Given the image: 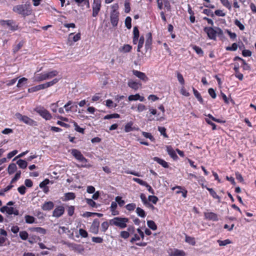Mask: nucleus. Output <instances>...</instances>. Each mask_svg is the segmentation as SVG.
Segmentation results:
<instances>
[{"mask_svg": "<svg viewBox=\"0 0 256 256\" xmlns=\"http://www.w3.org/2000/svg\"><path fill=\"white\" fill-rule=\"evenodd\" d=\"M169 256H186V252L183 250L177 248L170 249L168 251Z\"/></svg>", "mask_w": 256, "mask_h": 256, "instance_id": "obj_17", "label": "nucleus"}, {"mask_svg": "<svg viewBox=\"0 0 256 256\" xmlns=\"http://www.w3.org/2000/svg\"><path fill=\"white\" fill-rule=\"evenodd\" d=\"M140 37V32L137 26H134L133 29L132 43L136 44L138 43Z\"/></svg>", "mask_w": 256, "mask_h": 256, "instance_id": "obj_21", "label": "nucleus"}, {"mask_svg": "<svg viewBox=\"0 0 256 256\" xmlns=\"http://www.w3.org/2000/svg\"><path fill=\"white\" fill-rule=\"evenodd\" d=\"M192 49L200 56H204V51L202 50V49L200 47L194 45L192 46Z\"/></svg>", "mask_w": 256, "mask_h": 256, "instance_id": "obj_38", "label": "nucleus"}, {"mask_svg": "<svg viewBox=\"0 0 256 256\" xmlns=\"http://www.w3.org/2000/svg\"><path fill=\"white\" fill-rule=\"evenodd\" d=\"M16 164L20 168L22 169L26 168L28 166L27 162L26 160L22 159L18 160L16 162Z\"/></svg>", "mask_w": 256, "mask_h": 256, "instance_id": "obj_36", "label": "nucleus"}, {"mask_svg": "<svg viewBox=\"0 0 256 256\" xmlns=\"http://www.w3.org/2000/svg\"><path fill=\"white\" fill-rule=\"evenodd\" d=\"M234 24L240 30H244L245 28L244 26L241 23V22L238 20L236 19L234 20Z\"/></svg>", "mask_w": 256, "mask_h": 256, "instance_id": "obj_46", "label": "nucleus"}, {"mask_svg": "<svg viewBox=\"0 0 256 256\" xmlns=\"http://www.w3.org/2000/svg\"><path fill=\"white\" fill-rule=\"evenodd\" d=\"M146 41L145 43V48L147 51L149 49H152V37L151 32H148L146 35Z\"/></svg>", "mask_w": 256, "mask_h": 256, "instance_id": "obj_16", "label": "nucleus"}, {"mask_svg": "<svg viewBox=\"0 0 256 256\" xmlns=\"http://www.w3.org/2000/svg\"><path fill=\"white\" fill-rule=\"evenodd\" d=\"M110 222H108L106 221L103 222L101 224L102 231L103 232H106L109 226Z\"/></svg>", "mask_w": 256, "mask_h": 256, "instance_id": "obj_51", "label": "nucleus"}, {"mask_svg": "<svg viewBox=\"0 0 256 256\" xmlns=\"http://www.w3.org/2000/svg\"><path fill=\"white\" fill-rule=\"evenodd\" d=\"M136 212L137 214L141 218H144L146 216L144 210L139 207L136 208Z\"/></svg>", "mask_w": 256, "mask_h": 256, "instance_id": "obj_43", "label": "nucleus"}, {"mask_svg": "<svg viewBox=\"0 0 256 256\" xmlns=\"http://www.w3.org/2000/svg\"><path fill=\"white\" fill-rule=\"evenodd\" d=\"M102 7L101 0H94L92 4V16L96 17L98 16Z\"/></svg>", "mask_w": 256, "mask_h": 256, "instance_id": "obj_9", "label": "nucleus"}, {"mask_svg": "<svg viewBox=\"0 0 256 256\" xmlns=\"http://www.w3.org/2000/svg\"><path fill=\"white\" fill-rule=\"evenodd\" d=\"M220 1L221 4L223 6L227 8L228 10H232V6L228 1V0H220Z\"/></svg>", "mask_w": 256, "mask_h": 256, "instance_id": "obj_45", "label": "nucleus"}, {"mask_svg": "<svg viewBox=\"0 0 256 256\" xmlns=\"http://www.w3.org/2000/svg\"><path fill=\"white\" fill-rule=\"evenodd\" d=\"M19 236L22 240H27L28 236V233L25 230L20 232Z\"/></svg>", "mask_w": 256, "mask_h": 256, "instance_id": "obj_55", "label": "nucleus"}, {"mask_svg": "<svg viewBox=\"0 0 256 256\" xmlns=\"http://www.w3.org/2000/svg\"><path fill=\"white\" fill-rule=\"evenodd\" d=\"M158 130L160 132V134L162 135L164 138H168V135L166 133V128L164 126H158Z\"/></svg>", "mask_w": 256, "mask_h": 256, "instance_id": "obj_49", "label": "nucleus"}, {"mask_svg": "<svg viewBox=\"0 0 256 256\" xmlns=\"http://www.w3.org/2000/svg\"><path fill=\"white\" fill-rule=\"evenodd\" d=\"M185 241H186V242L189 243L192 246H194L196 244V241H195L194 238L193 237L188 236L187 235L186 236Z\"/></svg>", "mask_w": 256, "mask_h": 256, "instance_id": "obj_44", "label": "nucleus"}, {"mask_svg": "<svg viewBox=\"0 0 256 256\" xmlns=\"http://www.w3.org/2000/svg\"><path fill=\"white\" fill-rule=\"evenodd\" d=\"M204 31L210 40H216L217 36L220 38L224 36L223 30L218 26H206L204 28Z\"/></svg>", "mask_w": 256, "mask_h": 256, "instance_id": "obj_1", "label": "nucleus"}, {"mask_svg": "<svg viewBox=\"0 0 256 256\" xmlns=\"http://www.w3.org/2000/svg\"><path fill=\"white\" fill-rule=\"evenodd\" d=\"M32 231L36 232H37L44 234H46V230L41 227H36L31 228Z\"/></svg>", "mask_w": 256, "mask_h": 256, "instance_id": "obj_42", "label": "nucleus"}, {"mask_svg": "<svg viewBox=\"0 0 256 256\" xmlns=\"http://www.w3.org/2000/svg\"><path fill=\"white\" fill-rule=\"evenodd\" d=\"M54 208V204L52 202H46L42 206V209L45 211L50 210Z\"/></svg>", "mask_w": 256, "mask_h": 256, "instance_id": "obj_22", "label": "nucleus"}, {"mask_svg": "<svg viewBox=\"0 0 256 256\" xmlns=\"http://www.w3.org/2000/svg\"><path fill=\"white\" fill-rule=\"evenodd\" d=\"M58 82V78H54L52 80L47 82L44 84H38L37 86H32L30 88L28 89V92H36L38 90H44L46 88H48V87H50L56 83H57Z\"/></svg>", "mask_w": 256, "mask_h": 256, "instance_id": "obj_4", "label": "nucleus"}, {"mask_svg": "<svg viewBox=\"0 0 256 256\" xmlns=\"http://www.w3.org/2000/svg\"><path fill=\"white\" fill-rule=\"evenodd\" d=\"M81 38V34L80 32L74 35V33H70L68 38V43L69 45L72 46L74 42H76Z\"/></svg>", "mask_w": 256, "mask_h": 256, "instance_id": "obj_14", "label": "nucleus"}, {"mask_svg": "<svg viewBox=\"0 0 256 256\" xmlns=\"http://www.w3.org/2000/svg\"><path fill=\"white\" fill-rule=\"evenodd\" d=\"M146 110V106L142 104H139L137 106V110L139 112H142Z\"/></svg>", "mask_w": 256, "mask_h": 256, "instance_id": "obj_64", "label": "nucleus"}, {"mask_svg": "<svg viewBox=\"0 0 256 256\" xmlns=\"http://www.w3.org/2000/svg\"><path fill=\"white\" fill-rule=\"evenodd\" d=\"M176 77L179 82L182 86L184 84V80L182 75L178 72H176Z\"/></svg>", "mask_w": 256, "mask_h": 256, "instance_id": "obj_48", "label": "nucleus"}, {"mask_svg": "<svg viewBox=\"0 0 256 256\" xmlns=\"http://www.w3.org/2000/svg\"><path fill=\"white\" fill-rule=\"evenodd\" d=\"M220 246H225L228 244H232V241L229 239H226L224 240H217Z\"/></svg>", "mask_w": 256, "mask_h": 256, "instance_id": "obj_41", "label": "nucleus"}, {"mask_svg": "<svg viewBox=\"0 0 256 256\" xmlns=\"http://www.w3.org/2000/svg\"><path fill=\"white\" fill-rule=\"evenodd\" d=\"M116 203L117 202L120 206L122 207L125 204L124 200L122 199V198L120 196H117L115 198Z\"/></svg>", "mask_w": 256, "mask_h": 256, "instance_id": "obj_47", "label": "nucleus"}, {"mask_svg": "<svg viewBox=\"0 0 256 256\" xmlns=\"http://www.w3.org/2000/svg\"><path fill=\"white\" fill-rule=\"evenodd\" d=\"M202 187H205L210 192V194L214 198L220 200V197L216 194V192L212 188H209L206 186H204V184H202Z\"/></svg>", "mask_w": 256, "mask_h": 256, "instance_id": "obj_31", "label": "nucleus"}, {"mask_svg": "<svg viewBox=\"0 0 256 256\" xmlns=\"http://www.w3.org/2000/svg\"><path fill=\"white\" fill-rule=\"evenodd\" d=\"M147 225L150 228L153 230H156L158 228L155 222L152 220H148Z\"/></svg>", "mask_w": 256, "mask_h": 256, "instance_id": "obj_37", "label": "nucleus"}, {"mask_svg": "<svg viewBox=\"0 0 256 256\" xmlns=\"http://www.w3.org/2000/svg\"><path fill=\"white\" fill-rule=\"evenodd\" d=\"M74 130L80 133L84 134V129L83 128H80L78 124L74 122Z\"/></svg>", "mask_w": 256, "mask_h": 256, "instance_id": "obj_53", "label": "nucleus"}, {"mask_svg": "<svg viewBox=\"0 0 256 256\" xmlns=\"http://www.w3.org/2000/svg\"><path fill=\"white\" fill-rule=\"evenodd\" d=\"M204 218L206 220L217 222L218 220V217L216 214L213 212H204Z\"/></svg>", "mask_w": 256, "mask_h": 256, "instance_id": "obj_15", "label": "nucleus"}, {"mask_svg": "<svg viewBox=\"0 0 256 256\" xmlns=\"http://www.w3.org/2000/svg\"><path fill=\"white\" fill-rule=\"evenodd\" d=\"M0 24L2 26H8L12 32L16 31L19 28L18 24L13 20H0Z\"/></svg>", "mask_w": 256, "mask_h": 256, "instance_id": "obj_7", "label": "nucleus"}, {"mask_svg": "<svg viewBox=\"0 0 256 256\" xmlns=\"http://www.w3.org/2000/svg\"><path fill=\"white\" fill-rule=\"evenodd\" d=\"M132 74L136 76L137 78H140V80H142L144 82H146L148 80V77L144 72L134 70H132Z\"/></svg>", "mask_w": 256, "mask_h": 256, "instance_id": "obj_18", "label": "nucleus"}, {"mask_svg": "<svg viewBox=\"0 0 256 256\" xmlns=\"http://www.w3.org/2000/svg\"><path fill=\"white\" fill-rule=\"evenodd\" d=\"M76 198V194L74 192H70L64 194V198L62 199L63 201H68L70 200H73Z\"/></svg>", "mask_w": 256, "mask_h": 256, "instance_id": "obj_28", "label": "nucleus"}, {"mask_svg": "<svg viewBox=\"0 0 256 256\" xmlns=\"http://www.w3.org/2000/svg\"><path fill=\"white\" fill-rule=\"evenodd\" d=\"M148 200L149 201L152 202L154 204H156L158 200V198L155 196H149Z\"/></svg>", "mask_w": 256, "mask_h": 256, "instance_id": "obj_61", "label": "nucleus"}, {"mask_svg": "<svg viewBox=\"0 0 256 256\" xmlns=\"http://www.w3.org/2000/svg\"><path fill=\"white\" fill-rule=\"evenodd\" d=\"M64 208L62 206H58L53 211L52 216L56 218H59L64 214Z\"/></svg>", "mask_w": 256, "mask_h": 256, "instance_id": "obj_20", "label": "nucleus"}, {"mask_svg": "<svg viewBox=\"0 0 256 256\" xmlns=\"http://www.w3.org/2000/svg\"><path fill=\"white\" fill-rule=\"evenodd\" d=\"M68 245L72 250L79 254L82 253L84 250V246L80 244L69 243Z\"/></svg>", "mask_w": 256, "mask_h": 256, "instance_id": "obj_12", "label": "nucleus"}, {"mask_svg": "<svg viewBox=\"0 0 256 256\" xmlns=\"http://www.w3.org/2000/svg\"><path fill=\"white\" fill-rule=\"evenodd\" d=\"M100 221L98 218H95L90 227V232L94 234H98L99 232Z\"/></svg>", "mask_w": 256, "mask_h": 256, "instance_id": "obj_13", "label": "nucleus"}, {"mask_svg": "<svg viewBox=\"0 0 256 256\" xmlns=\"http://www.w3.org/2000/svg\"><path fill=\"white\" fill-rule=\"evenodd\" d=\"M128 222L129 219L127 218L114 217L110 220V224L111 226H116L123 229L127 226V223Z\"/></svg>", "mask_w": 256, "mask_h": 256, "instance_id": "obj_3", "label": "nucleus"}, {"mask_svg": "<svg viewBox=\"0 0 256 256\" xmlns=\"http://www.w3.org/2000/svg\"><path fill=\"white\" fill-rule=\"evenodd\" d=\"M79 234L82 238H86L88 236V232L82 228L79 230Z\"/></svg>", "mask_w": 256, "mask_h": 256, "instance_id": "obj_63", "label": "nucleus"}, {"mask_svg": "<svg viewBox=\"0 0 256 256\" xmlns=\"http://www.w3.org/2000/svg\"><path fill=\"white\" fill-rule=\"evenodd\" d=\"M130 236V233H129V232H128V230L127 231H125V230L122 231L120 233V237L124 239L128 238Z\"/></svg>", "mask_w": 256, "mask_h": 256, "instance_id": "obj_62", "label": "nucleus"}, {"mask_svg": "<svg viewBox=\"0 0 256 256\" xmlns=\"http://www.w3.org/2000/svg\"><path fill=\"white\" fill-rule=\"evenodd\" d=\"M86 201L88 204L92 208H96V203L91 198H86Z\"/></svg>", "mask_w": 256, "mask_h": 256, "instance_id": "obj_58", "label": "nucleus"}, {"mask_svg": "<svg viewBox=\"0 0 256 256\" xmlns=\"http://www.w3.org/2000/svg\"><path fill=\"white\" fill-rule=\"evenodd\" d=\"M119 12L116 9H113L110 14V20L112 26L116 27L119 20Z\"/></svg>", "mask_w": 256, "mask_h": 256, "instance_id": "obj_10", "label": "nucleus"}, {"mask_svg": "<svg viewBox=\"0 0 256 256\" xmlns=\"http://www.w3.org/2000/svg\"><path fill=\"white\" fill-rule=\"evenodd\" d=\"M132 180L134 182L138 183L140 185L143 186H145L147 184V182L146 181H144V180H143L140 178H132Z\"/></svg>", "mask_w": 256, "mask_h": 256, "instance_id": "obj_59", "label": "nucleus"}, {"mask_svg": "<svg viewBox=\"0 0 256 256\" xmlns=\"http://www.w3.org/2000/svg\"><path fill=\"white\" fill-rule=\"evenodd\" d=\"M16 118L20 120L22 122L30 126H36V122L32 119L30 118L28 116H23L20 113H16Z\"/></svg>", "mask_w": 256, "mask_h": 256, "instance_id": "obj_8", "label": "nucleus"}, {"mask_svg": "<svg viewBox=\"0 0 256 256\" xmlns=\"http://www.w3.org/2000/svg\"><path fill=\"white\" fill-rule=\"evenodd\" d=\"M21 172L18 170L16 174L14 176L11 180L10 183L12 184L17 181L20 178Z\"/></svg>", "mask_w": 256, "mask_h": 256, "instance_id": "obj_56", "label": "nucleus"}, {"mask_svg": "<svg viewBox=\"0 0 256 256\" xmlns=\"http://www.w3.org/2000/svg\"><path fill=\"white\" fill-rule=\"evenodd\" d=\"M142 134L146 138H149L152 142H154L155 140L154 137L150 132H142Z\"/></svg>", "mask_w": 256, "mask_h": 256, "instance_id": "obj_52", "label": "nucleus"}, {"mask_svg": "<svg viewBox=\"0 0 256 256\" xmlns=\"http://www.w3.org/2000/svg\"><path fill=\"white\" fill-rule=\"evenodd\" d=\"M12 11L24 18L31 15L32 12L31 6L29 3L14 6L12 8Z\"/></svg>", "mask_w": 256, "mask_h": 256, "instance_id": "obj_2", "label": "nucleus"}, {"mask_svg": "<svg viewBox=\"0 0 256 256\" xmlns=\"http://www.w3.org/2000/svg\"><path fill=\"white\" fill-rule=\"evenodd\" d=\"M26 222L32 224L35 222V218L30 215H26L24 216Z\"/></svg>", "mask_w": 256, "mask_h": 256, "instance_id": "obj_39", "label": "nucleus"}, {"mask_svg": "<svg viewBox=\"0 0 256 256\" xmlns=\"http://www.w3.org/2000/svg\"><path fill=\"white\" fill-rule=\"evenodd\" d=\"M125 26L128 29L132 28V18L130 16H127L125 20Z\"/></svg>", "mask_w": 256, "mask_h": 256, "instance_id": "obj_50", "label": "nucleus"}, {"mask_svg": "<svg viewBox=\"0 0 256 256\" xmlns=\"http://www.w3.org/2000/svg\"><path fill=\"white\" fill-rule=\"evenodd\" d=\"M134 122L132 121L128 122L124 126V130L126 132H130L136 130V128L133 126Z\"/></svg>", "mask_w": 256, "mask_h": 256, "instance_id": "obj_27", "label": "nucleus"}, {"mask_svg": "<svg viewBox=\"0 0 256 256\" xmlns=\"http://www.w3.org/2000/svg\"><path fill=\"white\" fill-rule=\"evenodd\" d=\"M17 170L16 164L14 163H11L9 164L8 168V172L9 174H12Z\"/></svg>", "mask_w": 256, "mask_h": 256, "instance_id": "obj_32", "label": "nucleus"}, {"mask_svg": "<svg viewBox=\"0 0 256 256\" xmlns=\"http://www.w3.org/2000/svg\"><path fill=\"white\" fill-rule=\"evenodd\" d=\"M166 150L169 156L174 160H178V157L176 153L175 150L173 149L171 146H166Z\"/></svg>", "mask_w": 256, "mask_h": 256, "instance_id": "obj_19", "label": "nucleus"}, {"mask_svg": "<svg viewBox=\"0 0 256 256\" xmlns=\"http://www.w3.org/2000/svg\"><path fill=\"white\" fill-rule=\"evenodd\" d=\"M192 91L194 96L197 98L198 100L200 102V104H203L204 100L200 94L194 88H192Z\"/></svg>", "mask_w": 256, "mask_h": 256, "instance_id": "obj_30", "label": "nucleus"}, {"mask_svg": "<svg viewBox=\"0 0 256 256\" xmlns=\"http://www.w3.org/2000/svg\"><path fill=\"white\" fill-rule=\"evenodd\" d=\"M136 208V204L134 203H130L126 206V209L128 211H133Z\"/></svg>", "mask_w": 256, "mask_h": 256, "instance_id": "obj_57", "label": "nucleus"}, {"mask_svg": "<svg viewBox=\"0 0 256 256\" xmlns=\"http://www.w3.org/2000/svg\"><path fill=\"white\" fill-rule=\"evenodd\" d=\"M166 8L167 11L170 12L171 10V6L169 0H162Z\"/></svg>", "mask_w": 256, "mask_h": 256, "instance_id": "obj_60", "label": "nucleus"}, {"mask_svg": "<svg viewBox=\"0 0 256 256\" xmlns=\"http://www.w3.org/2000/svg\"><path fill=\"white\" fill-rule=\"evenodd\" d=\"M144 36H141L140 38V39L138 40V48L137 51L138 52H140L141 48L143 47L144 44Z\"/></svg>", "mask_w": 256, "mask_h": 256, "instance_id": "obj_33", "label": "nucleus"}, {"mask_svg": "<svg viewBox=\"0 0 256 256\" xmlns=\"http://www.w3.org/2000/svg\"><path fill=\"white\" fill-rule=\"evenodd\" d=\"M238 48V44L236 43H233L230 46H226V50L228 51H236Z\"/></svg>", "mask_w": 256, "mask_h": 256, "instance_id": "obj_54", "label": "nucleus"}, {"mask_svg": "<svg viewBox=\"0 0 256 256\" xmlns=\"http://www.w3.org/2000/svg\"><path fill=\"white\" fill-rule=\"evenodd\" d=\"M71 154L76 159L78 162H82L84 164H82L80 167H88L86 164L88 162V160L82 155L81 152L77 149L72 150Z\"/></svg>", "mask_w": 256, "mask_h": 256, "instance_id": "obj_6", "label": "nucleus"}, {"mask_svg": "<svg viewBox=\"0 0 256 256\" xmlns=\"http://www.w3.org/2000/svg\"><path fill=\"white\" fill-rule=\"evenodd\" d=\"M128 100L130 101H136L139 100L140 102H144L145 100V98L144 96H140L138 94H136L134 95H130L128 97Z\"/></svg>", "mask_w": 256, "mask_h": 256, "instance_id": "obj_25", "label": "nucleus"}, {"mask_svg": "<svg viewBox=\"0 0 256 256\" xmlns=\"http://www.w3.org/2000/svg\"><path fill=\"white\" fill-rule=\"evenodd\" d=\"M46 78L47 80H48L56 76L58 74V72L56 70H54L48 72H46Z\"/></svg>", "mask_w": 256, "mask_h": 256, "instance_id": "obj_35", "label": "nucleus"}, {"mask_svg": "<svg viewBox=\"0 0 256 256\" xmlns=\"http://www.w3.org/2000/svg\"><path fill=\"white\" fill-rule=\"evenodd\" d=\"M34 110L46 120H50L52 118L51 114L42 106H37Z\"/></svg>", "mask_w": 256, "mask_h": 256, "instance_id": "obj_5", "label": "nucleus"}, {"mask_svg": "<svg viewBox=\"0 0 256 256\" xmlns=\"http://www.w3.org/2000/svg\"><path fill=\"white\" fill-rule=\"evenodd\" d=\"M46 80L47 78L46 72H43L40 74H36L34 76V81L36 82H40Z\"/></svg>", "mask_w": 256, "mask_h": 256, "instance_id": "obj_23", "label": "nucleus"}, {"mask_svg": "<svg viewBox=\"0 0 256 256\" xmlns=\"http://www.w3.org/2000/svg\"><path fill=\"white\" fill-rule=\"evenodd\" d=\"M0 211L2 213L6 212L9 215L14 214L18 216L19 214V211L17 209L14 208L13 207H8L7 206H2L0 208Z\"/></svg>", "mask_w": 256, "mask_h": 256, "instance_id": "obj_11", "label": "nucleus"}, {"mask_svg": "<svg viewBox=\"0 0 256 256\" xmlns=\"http://www.w3.org/2000/svg\"><path fill=\"white\" fill-rule=\"evenodd\" d=\"M128 86L132 89L137 90L141 86L142 84L134 81H130L128 82Z\"/></svg>", "mask_w": 256, "mask_h": 256, "instance_id": "obj_29", "label": "nucleus"}, {"mask_svg": "<svg viewBox=\"0 0 256 256\" xmlns=\"http://www.w3.org/2000/svg\"><path fill=\"white\" fill-rule=\"evenodd\" d=\"M132 50V46L128 44H124L122 47L120 48V50L123 52H129Z\"/></svg>", "mask_w": 256, "mask_h": 256, "instance_id": "obj_34", "label": "nucleus"}, {"mask_svg": "<svg viewBox=\"0 0 256 256\" xmlns=\"http://www.w3.org/2000/svg\"><path fill=\"white\" fill-rule=\"evenodd\" d=\"M118 207L117 204L115 202H112L111 203V206L110 208V210L112 212V216H116L118 215L120 212L118 210H116Z\"/></svg>", "mask_w": 256, "mask_h": 256, "instance_id": "obj_24", "label": "nucleus"}, {"mask_svg": "<svg viewBox=\"0 0 256 256\" xmlns=\"http://www.w3.org/2000/svg\"><path fill=\"white\" fill-rule=\"evenodd\" d=\"M154 161L158 162V164H160L164 168H168L169 167V165L168 163L166 162L164 160H162L158 157H154L153 158Z\"/></svg>", "mask_w": 256, "mask_h": 256, "instance_id": "obj_26", "label": "nucleus"}, {"mask_svg": "<svg viewBox=\"0 0 256 256\" xmlns=\"http://www.w3.org/2000/svg\"><path fill=\"white\" fill-rule=\"evenodd\" d=\"M124 6V12L126 14L129 13L130 11V0H125Z\"/></svg>", "mask_w": 256, "mask_h": 256, "instance_id": "obj_40", "label": "nucleus"}]
</instances>
